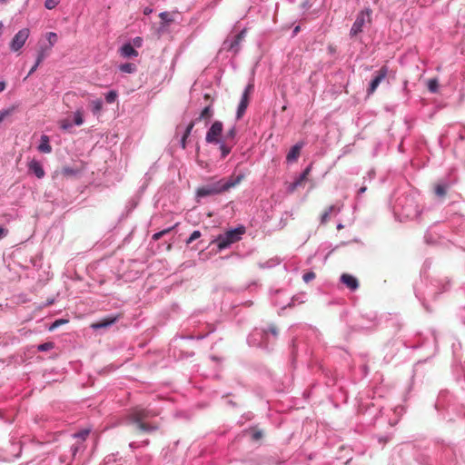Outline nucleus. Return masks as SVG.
<instances>
[{"label":"nucleus","mask_w":465,"mask_h":465,"mask_svg":"<svg viewBox=\"0 0 465 465\" xmlns=\"http://www.w3.org/2000/svg\"><path fill=\"white\" fill-rule=\"evenodd\" d=\"M60 126L62 129L67 130L72 127V124L68 120H63L60 123Z\"/></svg>","instance_id":"nucleus-40"},{"label":"nucleus","mask_w":465,"mask_h":465,"mask_svg":"<svg viewBox=\"0 0 465 465\" xmlns=\"http://www.w3.org/2000/svg\"><path fill=\"white\" fill-rule=\"evenodd\" d=\"M117 92L116 91H110L105 94V100L108 104H113L117 99Z\"/></svg>","instance_id":"nucleus-28"},{"label":"nucleus","mask_w":465,"mask_h":465,"mask_svg":"<svg viewBox=\"0 0 465 465\" xmlns=\"http://www.w3.org/2000/svg\"><path fill=\"white\" fill-rule=\"evenodd\" d=\"M245 30L241 31L234 36L233 41H232L229 45V50H232L234 53L239 51V45L242 40L244 38Z\"/></svg>","instance_id":"nucleus-18"},{"label":"nucleus","mask_w":465,"mask_h":465,"mask_svg":"<svg viewBox=\"0 0 465 465\" xmlns=\"http://www.w3.org/2000/svg\"><path fill=\"white\" fill-rule=\"evenodd\" d=\"M91 432V429H84L74 433L73 437L76 440L75 443L72 446L73 455H75L78 451L84 449V442L87 439Z\"/></svg>","instance_id":"nucleus-8"},{"label":"nucleus","mask_w":465,"mask_h":465,"mask_svg":"<svg viewBox=\"0 0 465 465\" xmlns=\"http://www.w3.org/2000/svg\"><path fill=\"white\" fill-rule=\"evenodd\" d=\"M8 231L5 228L0 227V239L7 235Z\"/></svg>","instance_id":"nucleus-45"},{"label":"nucleus","mask_w":465,"mask_h":465,"mask_svg":"<svg viewBox=\"0 0 465 465\" xmlns=\"http://www.w3.org/2000/svg\"><path fill=\"white\" fill-rule=\"evenodd\" d=\"M121 54L125 58L138 56V52L131 44H125L121 48Z\"/></svg>","instance_id":"nucleus-17"},{"label":"nucleus","mask_w":465,"mask_h":465,"mask_svg":"<svg viewBox=\"0 0 465 465\" xmlns=\"http://www.w3.org/2000/svg\"><path fill=\"white\" fill-rule=\"evenodd\" d=\"M398 420H395L393 423H390L391 425L396 424Z\"/></svg>","instance_id":"nucleus-55"},{"label":"nucleus","mask_w":465,"mask_h":465,"mask_svg":"<svg viewBox=\"0 0 465 465\" xmlns=\"http://www.w3.org/2000/svg\"><path fill=\"white\" fill-rule=\"evenodd\" d=\"M119 319V315L115 316H109L104 319L100 320L99 322L92 323L91 327L93 329H102V328H107L114 323H115Z\"/></svg>","instance_id":"nucleus-13"},{"label":"nucleus","mask_w":465,"mask_h":465,"mask_svg":"<svg viewBox=\"0 0 465 465\" xmlns=\"http://www.w3.org/2000/svg\"><path fill=\"white\" fill-rule=\"evenodd\" d=\"M201 237V232L200 231H193L190 237L186 240V244L192 243L193 241L197 240Z\"/></svg>","instance_id":"nucleus-34"},{"label":"nucleus","mask_w":465,"mask_h":465,"mask_svg":"<svg viewBox=\"0 0 465 465\" xmlns=\"http://www.w3.org/2000/svg\"><path fill=\"white\" fill-rule=\"evenodd\" d=\"M389 78H393V79H394V78H395V75H394V74L390 75V77H389Z\"/></svg>","instance_id":"nucleus-56"},{"label":"nucleus","mask_w":465,"mask_h":465,"mask_svg":"<svg viewBox=\"0 0 465 465\" xmlns=\"http://www.w3.org/2000/svg\"><path fill=\"white\" fill-rule=\"evenodd\" d=\"M40 65V64H37V62L35 61V64L32 66V68L30 69L27 76L25 77V79L31 75L33 73H35L36 71V69L38 68V66Z\"/></svg>","instance_id":"nucleus-43"},{"label":"nucleus","mask_w":465,"mask_h":465,"mask_svg":"<svg viewBox=\"0 0 465 465\" xmlns=\"http://www.w3.org/2000/svg\"><path fill=\"white\" fill-rule=\"evenodd\" d=\"M252 91H253V84H248L242 95L240 104L238 105L237 114H236V118L238 120L243 116V114L248 107V104L250 102V95L252 93Z\"/></svg>","instance_id":"nucleus-7"},{"label":"nucleus","mask_w":465,"mask_h":465,"mask_svg":"<svg viewBox=\"0 0 465 465\" xmlns=\"http://www.w3.org/2000/svg\"><path fill=\"white\" fill-rule=\"evenodd\" d=\"M165 15H166V13H162V14L160 15V16H161L162 18H165Z\"/></svg>","instance_id":"nucleus-52"},{"label":"nucleus","mask_w":465,"mask_h":465,"mask_svg":"<svg viewBox=\"0 0 465 465\" xmlns=\"http://www.w3.org/2000/svg\"><path fill=\"white\" fill-rule=\"evenodd\" d=\"M341 282L351 291H355L359 287V282L357 278L349 273L341 274Z\"/></svg>","instance_id":"nucleus-12"},{"label":"nucleus","mask_w":465,"mask_h":465,"mask_svg":"<svg viewBox=\"0 0 465 465\" xmlns=\"http://www.w3.org/2000/svg\"><path fill=\"white\" fill-rule=\"evenodd\" d=\"M90 106L94 114H99L103 109V102L101 99L93 100L90 102Z\"/></svg>","instance_id":"nucleus-21"},{"label":"nucleus","mask_w":465,"mask_h":465,"mask_svg":"<svg viewBox=\"0 0 465 465\" xmlns=\"http://www.w3.org/2000/svg\"><path fill=\"white\" fill-rule=\"evenodd\" d=\"M54 348V344L52 342H45L43 344H40L38 346V350L41 351H46Z\"/></svg>","instance_id":"nucleus-35"},{"label":"nucleus","mask_w":465,"mask_h":465,"mask_svg":"<svg viewBox=\"0 0 465 465\" xmlns=\"http://www.w3.org/2000/svg\"><path fill=\"white\" fill-rule=\"evenodd\" d=\"M12 113V110H2L0 111V124Z\"/></svg>","instance_id":"nucleus-38"},{"label":"nucleus","mask_w":465,"mask_h":465,"mask_svg":"<svg viewBox=\"0 0 465 465\" xmlns=\"http://www.w3.org/2000/svg\"><path fill=\"white\" fill-rule=\"evenodd\" d=\"M38 150L41 153H49L52 151V147L49 143V137L47 135H42L41 143L38 146Z\"/></svg>","instance_id":"nucleus-19"},{"label":"nucleus","mask_w":465,"mask_h":465,"mask_svg":"<svg viewBox=\"0 0 465 465\" xmlns=\"http://www.w3.org/2000/svg\"><path fill=\"white\" fill-rule=\"evenodd\" d=\"M28 169L39 179L43 178L45 174L42 164L36 160H32L28 163Z\"/></svg>","instance_id":"nucleus-16"},{"label":"nucleus","mask_w":465,"mask_h":465,"mask_svg":"<svg viewBox=\"0 0 465 465\" xmlns=\"http://www.w3.org/2000/svg\"><path fill=\"white\" fill-rule=\"evenodd\" d=\"M223 123L215 121L206 134V142L209 143H221L220 136L223 133Z\"/></svg>","instance_id":"nucleus-6"},{"label":"nucleus","mask_w":465,"mask_h":465,"mask_svg":"<svg viewBox=\"0 0 465 465\" xmlns=\"http://www.w3.org/2000/svg\"><path fill=\"white\" fill-rule=\"evenodd\" d=\"M173 228H174V227H170V228H168V229H165V230H163V231H161V232H158L154 233V234L153 235V239L154 241H157V240L161 239L163 235H165V234H167L168 232H170Z\"/></svg>","instance_id":"nucleus-33"},{"label":"nucleus","mask_w":465,"mask_h":465,"mask_svg":"<svg viewBox=\"0 0 465 465\" xmlns=\"http://www.w3.org/2000/svg\"><path fill=\"white\" fill-rule=\"evenodd\" d=\"M6 87L5 82L2 81L0 82V93H2Z\"/></svg>","instance_id":"nucleus-47"},{"label":"nucleus","mask_w":465,"mask_h":465,"mask_svg":"<svg viewBox=\"0 0 465 465\" xmlns=\"http://www.w3.org/2000/svg\"><path fill=\"white\" fill-rule=\"evenodd\" d=\"M188 137H185V134H183V137H182V141H181V144H182V147L184 149L186 147V139Z\"/></svg>","instance_id":"nucleus-46"},{"label":"nucleus","mask_w":465,"mask_h":465,"mask_svg":"<svg viewBox=\"0 0 465 465\" xmlns=\"http://www.w3.org/2000/svg\"><path fill=\"white\" fill-rule=\"evenodd\" d=\"M219 143H220V149L222 152V157L224 158L230 153L232 145L227 144L222 141Z\"/></svg>","instance_id":"nucleus-26"},{"label":"nucleus","mask_w":465,"mask_h":465,"mask_svg":"<svg viewBox=\"0 0 465 465\" xmlns=\"http://www.w3.org/2000/svg\"><path fill=\"white\" fill-rule=\"evenodd\" d=\"M428 89L430 93H437L439 90V82L437 79L432 78L428 81Z\"/></svg>","instance_id":"nucleus-25"},{"label":"nucleus","mask_w":465,"mask_h":465,"mask_svg":"<svg viewBox=\"0 0 465 465\" xmlns=\"http://www.w3.org/2000/svg\"><path fill=\"white\" fill-rule=\"evenodd\" d=\"M447 135L457 136V139L465 140V125L461 124H454L450 125L447 131Z\"/></svg>","instance_id":"nucleus-11"},{"label":"nucleus","mask_w":465,"mask_h":465,"mask_svg":"<svg viewBox=\"0 0 465 465\" xmlns=\"http://www.w3.org/2000/svg\"><path fill=\"white\" fill-rule=\"evenodd\" d=\"M387 74H388V69L386 66H382L381 68H380V76H379L380 84L382 83V81L386 78Z\"/></svg>","instance_id":"nucleus-36"},{"label":"nucleus","mask_w":465,"mask_h":465,"mask_svg":"<svg viewBox=\"0 0 465 465\" xmlns=\"http://www.w3.org/2000/svg\"><path fill=\"white\" fill-rule=\"evenodd\" d=\"M449 287H450V281L446 280L445 285L443 286L441 291L444 292V291L448 290Z\"/></svg>","instance_id":"nucleus-49"},{"label":"nucleus","mask_w":465,"mask_h":465,"mask_svg":"<svg viewBox=\"0 0 465 465\" xmlns=\"http://www.w3.org/2000/svg\"><path fill=\"white\" fill-rule=\"evenodd\" d=\"M61 0H45V7L46 9L52 10L55 8L59 4Z\"/></svg>","instance_id":"nucleus-31"},{"label":"nucleus","mask_w":465,"mask_h":465,"mask_svg":"<svg viewBox=\"0 0 465 465\" xmlns=\"http://www.w3.org/2000/svg\"><path fill=\"white\" fill-rule=\"evenodd\" d=\"M243 178L244 175L241 174L235 178L230 177L227 181L222 179L215 183L201 186L197 189L196 195L198 197H207L222 193L239 184Z\"/></svg>","instance_id":"nucleus-3"},{"label":"nucleus","mask_w":465,"mask_h":465,"mask_svg":"<svg viewBox=\"0 0 465 465\" xmlns=\"http://www.w3.org/2000/svg\"><path fill=\"white\" fill-rule=\"evenodd\" d=\"M62 322V321H56L54 324H53V327H55L57 325H60V323Z\"/></svg>","instance_id":"nucleus-51"},{"label":"nucleus","mask_w":465,"mask_h":465,"mask_svg":"<svg viewBox=\"0 0 465 465\" xmlns=\"http://www.w3.org/2000/svg\"><path fill=\"white\" fill-rule=\"evenodd\" d=\"M74 123L76 125H81L84 123L83 111L77 110L74 115Z\"/></svg>","instance_id":"nucleus-27"},{"label":"nucleus","mask_w":465,"mask_h":465,"mask_svg":"<svg viewBox=\"0 0 465 465\" xmlns=\"http://www.w3.org/2000/svg\"><path fill=\"white\" fill-rule=\"evenodd\" d=\"M46 39L49 43V45H46V47H50V49H52V47L56 44L58 36L56 33L49 32L46 34Z\"/></svg>","instance_id":"nucleus-24"},{"label":"nucleus","mask_w":465,"mask_h":465,"mask_svg":"<svg viewBox=\"0 0 465 465\" xmlns=\"http://www.w3.org/2000/svg\"><path fill=\"white\" fill-rule=\"evenodd\" d=\"M314 278H315V273L312 272H309L304 273L303 277H302V279H303V281L305 282H309L312 280H313Z\"/></svg>","instance_id":"nucleus-37"},{"label":"nucleus","mask_w":465,"mask_h":465,"mask_svg":"<svg viewBox=\"0 0 465 465\" xmlns=\"http://www.w3.org/2000/svg\"><path fill=\"white\" fill-rule=\"evenodd\" d=\"M299 31V26H297L295 29H294V33L298 32Z\"/></svg>","instance_id":"nucleus-54"},{"label":"nucleus","mask_w":465,"mask_h":465,"mask_svg":"<svg viewBox=\"0 0 465 465\" xmlns=\"http://www.w3.org/2000/svg\"><path fill=\"white\" fill-rule=\"evenodd\" d=\"M244 232L245 228L243 226H239L235 229L225 232L223 234H220L215 240L219 250L226 249L232 243L239 242Z\"/></svg>","instance_id":"nucleus-4"},{"label":"nucleus","mask_w":465,"mask_h":465,"mask_svg":"<svg viewBox=\"0 0 465 465\" xmlns=\"http://www.w3.org/2000/svg\"><path fill=\"white\" fill-rule=\"evenodd\" d=\"M134 45H137V46H140L141 45V42H142V39L140 37H136L134 40Z\"/></svg>","instance_id":"nucleus-48"},{"label":"nucleus","mask_w":465,"mask_h":465,"mask_svg":"<svg viewBox=\"0 0 465 465\" xmlns=\"http://www.w3.org/2000/svg\"><path fill=\"white\" fill-rule=\"evenodd\" d=\"M366 22H370V13L368 11L361 12L356 18V21L352 25L351 29V35H356L362 31V26Z\"/></svg>","instance_id":"nucleus-9"},{"label":"nucleus","mask_w":465,"mask_h":465,"mask_svg":"<svg viewBox=\"0 0 465 465\" xmlns=\"http://www.w3.org/2000/svg\"><path fill=\"white\" fill-rule=\"evenodd\" d=\"M120 71L125 74H132L136 71V65L132 63L123 64L119 67Z\"/></svg>","instance_id":"nucleus-23"},{"label":"nucleus","mask_w":465,"mask_h":465,"mask_svg":"<svg viewBox=\"0 0 465 465\" xmlns=\"http://www.w3.org/2000/svg\"><path fill=\"white\" fill-rule=\"evenodd\" d=\"M204 100L206 101H213L212 98H211V95L209 94H205L204 96H203Z\"/></svg>","instance_id":"nucleus-50"},{"label":"nucleus","mask_w":465,"mask_h":465,"mask_svg":"<svg viewBox=\"0 0 465 465\" xmlns=\"http://www.w3.org/2000/svg\"><path fill=\"white\" fill-rule=\"evenodd\" d=\"M299 186V182L294 181L292 183L289 185V193H293Z\"/></svg>","instance_id":"nucleus-42"},{"label":"nucleus","mask_w":465,"mask_h":465,"mask_svg":"<svg viewBox=\"0 0 465 465\" xmlns=\"http://www.w3.org/2000/svg\"><path fill=\"white\" fill-rule=\"evenodd\" d=\"M30 35V30L28 28H23L19 30L14 37L11 39L9 47L12 52H19Z\"/></svg>","instance_id":"nucleus-5"},{"label":"nucleus","mask_w":465,"mask_h":465,"mask_svg":"<svg viewBox=\"0 0 465 465\" xmlns=\"http://www.w3.org/2000/svg\"><path fill=\"white\" fill-rule=\"evenodd\" d=\"M212 116H213L212 105L209 104V105H207L206 107H204L203 109V111L201 112L200 116H199V118L197 120H199V121H201V120H208Z\"/></svg>","instance_id":"nucleus-22"},{"label":"nucleus","mask_w":465,"mask_h":465,"mask_svg":"<svg viewBox=\"0 0 465 465\" xmlns=\"http://www.w3.org/2000/svg\"><path fill=\"white\" fill-rule=\"evenodd\" d=\"M342 228H343L342 224H339V225L337 226V229H338V230H341V229H342Z\"/></svg>","instance_id":"nucleus-53"},{"label":"nucleus","mask_w":465,"mask_h":465,"mask_svg":"<svg viewBox=\"0 0 465 465\" xmlns=\"http://www.w3.org/2000/svg\"><path fill=\"white\" fill-rule=\"evenodd\" d=\"M311 172V167H307L303 172L301 174V176L296 180V182H299V185H302V183L306 181L309 173Z\"/></svg>","instance_id":"nucleus-30"},{"label":"nucleus","mask_w":465,"mask_h":465,"mask_svg":"<svg viewBox=\"0 0 465 465\" xmlns=\"http://www.w3.org/2000/svg\"><path fill=\"white\" fill-rule=\"evenodd\" d=\"M157 415L158 412L153 410L135 407L130 411L125 419L128 423L136 425L140 431L150 433L157 430L160 427L156 422L148 421Z\"/></svg>","instance_id":"nucleus-2"},{"label":"nucleus","mask_w":465,"mask_h":465,"mask_svg":"<svg viewBox=\"0 0 465 465\" xmlns=\"http://www.w3.org/2000/svg\"><path fill=\"white\" fill-rule=\"evenodd\" d=\"M420 201V194L411 189L396 191L391 202L395 218L400 222L417 219L422 212Z\"/></svg>","instance_id":"nucleus-1"},{"label":"nucleus","mask_w":465,"mask_h":465,"mask_svg":"<svg viewBox=\"0 0 465 465\" xmlns=\"http://www.w3.org/2000/svg\"><path fill=\"white\" fill-rule=\"evenodd\" d=\"M303 147V143H298L293 145L286 155V160L289 163L296 162L301 154V151Z\"/></svg>","instance_id":"nucleus-14"},{"label":"nucleus","mask_w":465,"mask_h":465,"mask_svg":"<svg viewBox=\"0 0 465 465\" xmlns=\"http://www.w3.org/2000/svg\"><path fill=\"white\" fill-rule=\"evenodd\" d=\"M50 51H51L50 47L41 46L39 48V50L37 51V58H36L37 64H41L44 61V59L48 55Z\"/></svg>","instance_id":"nucleus-20"},{"label":"nucleus","mask_w":465,"mask_h":465,"mask_svg":"<svg viewBox=\"0 0 465 465\" xmlns=\"http://www.w3.org/2000/svg\"><path fill=\"white\" fill-rule=\"evenodd\" d=\"M377 86H378V74H377V75H375V76L372 78V80H371V84H370V87H369V90H368V94H373V93L375 92V90H376Z\"/></svg>","instance_id":"nucleus-32"},{"label":"nucleus","mask_w":465,"mask_h":465,"mask_svg":"<svg viewBox=\"0 0 465 465\" xmlns=\"http://www.w3.org/2000/svg\"><path fill=\"white\" fill-rule=\"evenodd\" d=\"M452 184L453 182L447 178L439 181L434 187L435 194L440 198L444 197Z\"/></svg>","instance_id":"nucleus-10"},{"label":"nucleus","mask_w":465,"mask_h":465,"mask_svg":"<svg viewBox=\"0 0 465 465\" xmlns=\"http://www.w3.org/2000/svg\"><path fill=\"white\" fill-rule=\"evenodd\" d=\"M62 174L64 176H74L77 173V171L74 168H71V167H68V166H65V167H63L62 171H61Z\"/></svg>","instance_id":"nucleus-29"},{"label":"nucleus","mask_w":465,"mask_h":465,"mask_svg":"<svg viewBox=\"0 0 465 465\" xmlns=\"http://www.w3.org/2000/svg\"><path fill=\"white\" fill-rule=\"evenodd\" d=\"M262 432H261V431H255V432H253V434H252V439H253L254 440H260V439L262 438Z\"/></svg>","instance_id":"nucleus-44"},{"label":"nucleus","mask_w":465,"mask_h":465,"mask_svg":"<svg viewBox=\"0 0 465 465\" xmlns=\"http://www.w3.org/2000/svg\"><path fill=\"white\" fill-rule=\"evenodd\" d=\"M235 135H236V129H235V127H232L231 130L228 131V133L226 134V139L233 140Z\"/></svg>","instance_id":"nucleus-39"},{"label":"nucleus","mask_w":465,"mask_h":465,"mask_svg":"<svg viewBox=\"0 0 465 465\" xmlns=\"http://www.w3.org/2000/svg\"><path fill=\"white\" fill-rule=\"evenodd\" d=\"M193 126H194V122H193V121H192V122L188 124V126L186 127V130H185V132H184L185 137H188V136L191 134V132H192V130H193Z\"/></svg>","instance_id":"nucleus-41"},{"label":"nucleus","mask_w":465,"mask_h":465,"mask_svg":"<svg viewBox=\"0 0 465 465\" xmlns=\"http://www.w3.org/2000/svg\"><path fill=\"white\" fill-rule=\"evenodd\" d=\"M340 208L335 205L329 206L321 215V224H326L332 216L339 213Z\"/></svg>","instance_id":"nucleus-15"},{"label":"nucleus","mask_w":465,"mask_h":465,"mask_svg":"<svg viewBox=\"0 0 465 465\" xmlns=\"http://www.w3.org/2000/svg\"><path fill=\"white\" fill-rule=\"evenodd\" d=\"M7 0H0V3H5Z\"/></svg>","instance_id":"nucleus-57"}]
</instances>
